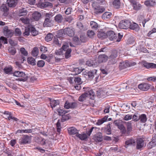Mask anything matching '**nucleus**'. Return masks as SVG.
<instances>
[{
  "label": "nucleus",
  "instance_id": "1",
  "mask_svg": "<svg viewBox=\"0 0 156 156\" xmlns=\"http://www.w3.org/2000/svg\"><path fill=\"white\" fill-rule=\"evenodd\" d=\"M83 91H86V92L79 97L78 99V100L79 101H83L88 96H90V98L91 99L94 100V94L92 89H91L89 87H83Z\"/></svg>",
  "mask_w": 156,
  "mask_h": 156
},
{
  "label": "nucleus",
  "instance_id": "2",
  "mask_svg": "<svg viewBox=\"0 0 156 156\" xmlns=\"http://www.w3.org/2000/svg\"><path fill=\"white\" fill-rule=\"evenodd\" d=\"M107 36L111 41H115L116 42H119L123 37V35L118 33L115 34L112 30L108 31L107 32Z\"/></svg>",
  "mask_w": 156,
  "mask_h": 156
},
{
  "label": "nucleus",
  "instance_id": "3",
  "mask_svg": "<svg viewBox=\"0 0 156 156\" xmlns=\"http://www.w3.org/2000/svg\"><path fill=\"white\" fill-rule=\"evenodd\" d=\"M14 76L20 77L19 80L20 81H25L27 79V76L23 72L16 71L13 73Z\"/></svg>",
  "mask_w": 156,
  "mask_h": 156
},
{
  "label": "nucleus",
  "instance_id": "4",
  "mask_svg": "<svg viewBox=\"0 0 156 156\" xmlns=\"http://www.w3.org/2000/svg\"><path fill=\"white\" fill-rule=\"evenodd\" d=\"M136 149L137 150H141L144 147L145 145V140L142 137L137 138L136 139Z\"/></svg>",
  "mask_w": 156,
  "mask_h": 156
},
{
  "label": "nucleus",
  "instance_id": "5",
  "mask_svg": "<svg viewBox=\"0 0 156 156\" xmlns=\"http://www.w3.org/2000/svg\"><path fill=\"white\" fill-rule=\"evenodd\" d=\"M130 21L128 20H121L119 23V27L120 28L126 29L129 28L130 26Z\"/></svg>",
  "mask_w": 156,
  "mask_h": 156
},
{
  "label": "nucleus",
  "instance_id": "6",
  "mask_svg": "<svg viewBox=\"0 0 156 156\" xmlns=\"http://www.w3.org/2000/svg\"><path fill=\"white\" fill-rule=\"evenodd\" d=\"M131 3L134 10H139L142 7V5L139 2H137L136 0H129Z\"/></svg>",
  "mask_w": 156,
  "mask_h": 156
},
{
  "label": "nucleus",
  "instance_id": "7",
  "mask_svg": "<svg viewBox=\"0 0 156 156\" xmlns=\"http://www.w3.org/2000/svg\"><path fill=\"white\" fill-rule=\"evenodd\" d=\"M142 65L147 69H156V64L153 63H149L146 61H143L141 62Z\"/></svg>",
  "mask_w": 156,
  "mask_h": 156
},
{
  "label": "nucleus",
  "instance_id": "8",
  "mask_svg": "<svg viewBox=\"0 0 156 156\" xmlns=\"http://www.w3.org/2000/svg\"><path fill=\"white\" fill-rule=\"evenodd\" d=\"M30 140L31 138L29 136L25 135L19 140V142L21 144H26L29 143Z\"/></svg>",
  "mask_w": 156,
  "mask_h": 156
},
{
  "label": "nucleus",
  "instance_id": "9",
  "mask_svg": "<svg viewBox=\"0 0 156 156\" xmlns=\"http://www.w3.org/2000/svg\"><path fill=\"white\" fill-rule=\"evenodd\" d=\"M124 123L125 124L126 128V133L129 134L133 130V126L131 121H129L128 122H125Z\"/></svg>",
  "mask_w": 156,
  "mask_h": 156
},
{
  "label": "nucleus",
  "instance_id": "10",
  "mask_svg": "<svg viewBox=\"0 0 156 156\" xmlns=\"http://www.w3.org/2000/svg\"><path fill=\"white\" fill-rule=\"evenodd\" d=\"M156 145V135H153L151 141L147 144V146L148 149L152 148L153 147Z\"/></svg>",
  "mask_w": 156,
  "mask_h": 156
},
{
  "label": "nucleus",
  "instance_id": "11",
  "mask_svg": "<svg viewBox=\"0 0 156 156\" xmlns=\"http://www.w3.org/2000/svg\"><path fill=\"white\" fill-rule=\"evenodd\" d=\"M151 85L148 83H142L139 84L138 87L141 90L146 91L149 89Z\"/></svg>",
  "mask_w": 156,
  "mask_h": 156
},
{
  "label": "nucleus",
  "instance_id": "12",
  "mask_svg": "<svg viewBox=\"0 0 156 156\" xmlns=\"http://www.w3.org/2000/svg\"><path fill=\"white\" fill-rule=\"evenodd\" d=\"M93 7L94 9V12L97 15L102 13L105 10V9L103 7L99 6H94L93 5Z\"/></svg>",
  "mask_w": 156,
  "mask_h": 156
},
{
  "label": "nucleus",
  "instance_id": "13",
  "mask_svg": "<svg viewBox=\"0 0 156 156\" xmlns=\"http://www.w3.org/2000/svg\"><path fill=\"white\" fill-rule=\"evenodd\" d=\"M108 57L105 55H100L98 56V62L99 63L105 62L108 60Z\"/></svg>",
  "mask_w": 156,
  "mask_h": 156
},
{
  "label": "nucleus",
  "instance_id": "14",
  "mask_svg": "<svg viewBox=\"0 0 156 156\" xmlns=\"http://www.w3.org/2000/svg\"><path fill=\"white\" fill-rule=\"evenodd\" d=\"M65 35L66 34L69 37H72L74 35L73 30L70 28L67 27L64 29Z\"/></svg>",
  "mask_w": 156,
  "mask_h": 156
},
{
  "label": "nucleus",
  "instance_id": "15",
  "mask_svg": "<svg viewBox=\"0 0 156 156\" xmlns=\"http://www.w3.org/2000/svg\"><path fill=\"white\" fill-rule=\"evenodd\" d=\"M93 139L96 142H101L103 139L102 133L98 132L94 136Z\"/></svg>",
  "mask_w": 156,
  "mask_h": 156
},
{
  "label": "nucleus",
  "instance_id": "16",
  "mask_svg": "<svg viewBox=\"0 0 156 156\" xmlns=\"http://www.w3.org/2000/svg\"><path fill=\"white\" fill-rule=\"evenodd\" d=\"M136 139L133 138H130L125 142V144L127 146L133 145L134 146L136 144Z\"/></svg>",
  "mask_w": 156,
  "mask_h": 156
},
{
  "label": "nucleus",
  "instance_id": "17",
  "mask_svg": "<svg viewBox=\"0 0 156 156\" xmlns=\"http://www.w3.org/2000/svg\"><path fill=\"white\" fill-rule=\"evenodd\" d=\"M130 26L129 27L130 29L134 30L136 31H138L140 30V27L137 23L133 22H130Z\"/></svg>",
  "mask_w": 156,
  "mask_h": 156
},
{
  "label": "nucleus",
  "instance_id": "18",
  "mask_svg": "<svg viewBox=\"0 0 156 156\" xmlns=\"http://www.w3.org/2000/svg\"><path fill=\"white\" fill-rule=\"evenodd\" d=\"M68 133L70 135H73L78 133L79 131L74 127H71L68 129Z\"/></svg>",
  "mask_w": 156,
  "mask_h": 156
},
{
  "label": "nucleus",
  "instance_id": "19",
  "mask_svg": "<svg viewBox=\"0 0 156 156\" xmlns=\"http://www.w3.org/2000/svg\"><path fill=\"white\" fill-rule=\"evenodd\" d=\"M113 16L112 13L109 12H106L103 14L102 18L103 20L110 19Z\"/></svg>",
  "mask_w": 156,
  "mask_h": 156
},
{
  "label": "nucleus",
  "instance_id": "20",
  "mask_svg": "<svg viewBox=\"0 0 156 156\" xmlns=\"http://www.w3.org/2000/svg\"><path fill=\"white\" fill-rule=\"evenodd\" d=\"M97 70L93 69L92 70L88 71L87 73V75L89 78L92 79L94 76V75L96 74L97 72Z\"/></svg>",
  "mask_w": 156,
  "mask_h": 156
},
{
  "label": "nucleus",
  "instance_id": "21",
  "mask_svg": "<svg viewBox=\"0 0 156 156\" xmlns=\"http://www.w3.org/2000/svg\"><path fill=\"white\" fill-rule=\"evenodd\" d=\"M18 0H7V3L8 6L11 7H15L17 5Z\"/></svg>",
  "mask_w": 156,
  "mask_h": 156
},
{
  "label": "nucleus",
  "instance_id": "22",
  "mask_svg": "<svg viewBox=\"0 0 156 156\" xmlns=\"http://www.w3.org/2000/svg\"><path fill=\"white\" fill-rule=\"evenodd\" d=\"M156 4V0H148L144 2V4L147 6H153Z\"/></svg>",
  "mask_w": 156,
  "mask_h": 156
},
{
  "label": "nucleus",
  "instance_id": "23",
  "mask_svg": "<svg viewBox=\"0 0 156 156\" xmlns=\"http://www.w3.org/2000/svg\"><path fill=\"white\" fill-rule=\"evenodd\" d=\"M75 136L82 140H85L87 138V135L85 133L80 134L78 133L75 135Z\"/></svg>",
  "mask_w": 156,
  "mask_h": 156
},
{
  "label": "nucleus",
  "instance_id": "24",
  "mask_svg": "<svg viewBox=\"0 0 156 156\" xmlns=\"http://www.w3.org/2000/svg\"><path fill=\"white\" fill-rule=\"evenodd\" d=\"M127 67H128V66L127 60L125 61H122L119 63V68L121 70Z\"/></svg>",
  "mask_w": 156,
  "mask_h": 156
},
{
  "label": "nucleus",
  "instance_id": "25",
  "mask_svg": "<svg viewBox=\"0 0 156 156\" xmlns=\"http://www.w3.org/2000/svg\"><path fill=\"white\" fill-rule=\"evenodd\" d=\"M97 36L99 38L103 39L107 37V33L102 31H99L98 32Z\"/></svg>",
  "mask_w": 156,
  "mask_h": 156
},
{
  "label": "nucleus",
  "instance_id": "26",
  "mask_svg": "<svg viewBox=\"0 0 156 156\" xmlns=\"http://www.w3.org/2000/svg\"><path fill=\"white\" fill-rule=\"evenodd\" d=\"M63 19L62 15L60 14H57L54 17L55 22L58 23H62Z\"/></svg>",
  "mask_w": 156,
  "mask_h": 156
},
{
  "label": "nucleus",
  "instance_id": "27",
  "mask_svg": "<svg viewBox=\"0 0 156 156\" xmlns=\"http://www.w3.org/2000/svg\"><path fill=\"white\" fill-rule=\"evenodd\" d=\"M41 0H40V7L46 8L48 6H52V4L50 2H45L44 0V2H41Z\"/></svg>",
  "mask_w": 156,
  "mask_h": 156
},
{
  "label": "nucleus",
  "instance_id": "28",
  "mask_svg": "<svg viewBox=\"0 0 156 156\" xmlns=\"http://www.w3.org/2000/svg\"><path fill=\"white\" fill-rule=\"evenodd\" d=\"M1 10L4 13L3 14L5 16L7 15V12L9 10V9L5 4H3L1 5Z\"/></svg>",
  "mask_w": 156,
  "mask_h": 156
},
{
  "label": "nucleus",
  "instance_id": "29",
  "mask_svg": "<svg viewBox=\"0 0 156 156\" xmlns=\"http://www.w3.org/2000/svg\"><path fill=\"white\" fill-rule=\"evenodd\" d=\"M139 120L142 123H145L147 121V117L145 114H142L139 116Z\"/></svg>",
  "mask_w": 156,
  "mask_h": 156
},
{
  "label": "nucleus",
  "instance_id": "30",
  "mask_svg": "<svg viewBox=\"0 0 156 156\" xmlns=\"http://www.w3.org/2000/svg\"><path fill=\"white\" fill-rule=\"evenodd\" d=\"M5 73L7 74H11L12 73V68L11 66L6 67L3 69Z\"/></svg>",
  "mask_w": 156,
  "mask_h": 156
},
{
  "label": "nucleus",
  "instance_id": "31",
  "mask_svg": "<svg viewBox=\"0 0 156 156\" xmlns=\"http://www.w3.org/2000/svg\"><path fill=\"white\" fill-rule=\"evenodd\" d=\"M59 103V101L58 100H54L51 99L50 100V104L51 107L53 108L55 107Z\"/></svg>",
  "mask_w": 156,
  "mask_h": 156
},
{
  "label": "nucleus",
  "instance_id": "32",
  "mask_svg": "<svg viewBox=\"0 0 156 156\" xmlns=\"http://www.w3.org/2000/svg\"><path fill=\"white\" fill-rule=\"evenodd\" d=\"M118 56V52L116 50H112V53L109 56L110 58H114L117 59V57Z\"/></svg>",
  "mask_w": 156,
  "mask_h": 156
},
{
  "label": "nucleus",
  "instance_id": "33",
  "mask_svg": "<svg viewBox=\"0 0 156 156\" xmlns=\"http://www.w3.org/2000/svg\"><path fill=\"white\" fill-rule=\"evenodd\" d=\"M27 13V11L24 9H23L19 10L17 14L20 16H22L26 15Z\"/></svg>",
  "mask_w": 156,
  "mask_h": 156
},
{
  "label": "nucleus",
  "instance_id": "34",
  "mask_svg": "<svg viewBox=\"0 0 156 156\" xmlns=\"http://www.w3.org/2000/svg\"><path fill=\"white\" fill-rule=\"evenodd\" d=\"M90 25L91 28L94 30H96L98 27V25L96 22L92 21L90 23Z\"/></svg>",
  "mask_w": 156,
  "mask_h": 156
},
{
  "label": "nucleus",
  "instance_id": "35",
  "mask_svg": "<svg viewBox=\"0 0 156 156\" xmlns=\"http://www.w3.org/2000/svg\"><path fill=\"white\" fill-rule=\"evenodd\" d=\"M86 64L89 66H96L97 65L96 62H94L92 60H88L86 62Z\"/></svg>",
  "mask_w": 156,
  "mask_h": 156
},
{
  "label": "nucleus",
  "instance_id": "36",
  "mask_svg": "<svg viewBox=\"0 0 156 156\" xmlns=\"http://www.w3.org/2000/svg\"><path fill=\"white\" fill-rule=\"evenodd\" d=\"M118 128L121 130L122 134H126V128L122 124H120L118 126Z\"/></svg>",
  "mask_w": 156,
  "mask_h": 156
},
{
  "label": "nucleus",
  "instance_id": "37",
  "mask_svg": "<svg viewBox=\"0 0 156 156\" xmlns=\"http://www.w3.org/2000/svg\"><path fill=\"white\" fill-rule=\"evenodd\" d=\"M32 131V130L31 129H22V130H18L16 132V133H31Z\"/></svg>",
  "mask_w": 156,
  "mask_h": 156
},
{
  "label": "nucleus",
  "instance_id": "38",
  "mask_svg": "<svg viewBox=\"0 0 156 156\" xmlns=\"http://www.w3.org/2000/svg\"><path fill=\"white\" fill-rule=\"evenodd\" d=\"M27 60L29 64H30L33 66H34L36 64L35 59L32 57H29L28 58Z\"/></svg>",
  "mask_w": 156,
  "mask_h": 156
},
{
  "label": "nucleus",
  "instance_id": "39",
  "mask_svg": "<svg viewBox=\"0 0 156 156\" xmlns=\"http://www.w3.org/2000/svg\"><path fill=\"white\" fill-rule=\"evenodd\" d=\"M113 5L115 8H119L120 6V2L119 0H115L113 2Z\"/></svg>",
  "mask_w": 156,
  "mask_h": 156
},
{
  "label": "nucleus",
  "instance_id": "40",
  "mask_svg": "<svg viewBox=\"0 0 156 156\" xmlns=\"http://www.w3.org/2000/svg\"><path fill=\"white\" fill-rule=\"evenodd\" d=\"M65 35L64 29H62L58 31L57 36L58 37L60 38L64 36Z\"/></svg>",
  "mask_w": 156,
  "mask_h": 156
},
{
  "label": "nucleus",
  "instance_id": "41",
  "mask_svg": "<svg viewBox=\"0 0 156 156\" xmlns=\"http://www.w3.org/2000/svg\"><path fill=\"white\" fill-rule=\"evenodd\" d=\"M53 36V35L52 34L49 33L45 37V40L47 41H49L52 40Z\"/></svg>",
  "mask_w": 156,
  "mask_h": 156
},
{
  "label": "nucleus",
  "instance_id": "42",
  "mask_svg": "<svg viewBox=\"0 0 156 156\" xmlns=\"http://www.w3.org/2000/svg\"><path fill=\"white\" fill-rule=\"evenodd\" d=\"M82 71V69H80L78 67H76L73 69L72 71L74 73L73 75H77L80 73Z\"/></svg>",
  "mask_w": 156,
  "mask_h": 156
},
{
  "label": "nucleus",
  "instance_id": "43",
  "mask_svg": "<svg viewBox=\"0 0 156 156\" xmlns=\"http://www.w3.org/2000/svg\"><path fill=\"white\" fill-rule=\"evenodd\" d=\"M38 49L37 47L34 48L31 52L32 55L34 56H36L38 54Z\"/></svg>",
  "mask_w": 156,
  "mask_h": 156
},
{
  "label": "nucleus",
  "instance_id": "44",
  "mask_svg": "<svg viewBox=\"0 0 156 156\" xmlns=\"http://www.w3.org/2000/svg\"><path fill=\"white\" fill-rule=\"evenodd\" d=\"M7 43L6 39L4 37H1L0 38V48L2 47L3 44H5Z\"/></svg>",
  "mask_w": 156,
  "mask_h": 156
},
{
  "label": "nucleus",
  "instance_id": "45",
  "mask_svg": "<svg viewBox=\"0 0 156 156\" xmlns=\"http://www.w3.org/2000/svg\"><path fill=\"white\" fill-rule=\"evenodd\" d=\"M32 18L35 20H39V12H35L32 14Z\"/></svg>",
  "mask_w": 156,
  "mask_h": 156
},
{
  "label": "nucleus",
  "instance_id": "46",
  "mask_svg": "<svg viewBox=\"0 0 156 156\" xmlns=\"http://www.w3.org/2000/svg\"><path fill=\"white\" fill-rule=\"evenodd\" d=\"M30 32L33 36H35L38 34V32L35 29L31 26L30 27Z\"/></svg>",
  "mask_w": 156,
  "mask_h": 156
},
{
  "label": "nucleus",
  "instance_id": "47",
  "mask_svg": "<svg viewBox=\"0 0 156 156\" xmlns=\"http://www.w3.org/2000/svg\"><path fill=\"white\" fill-rule=\"evenodd\" d=\"M30 27H31V26L25 27V31L23 33L24 36H28L29 35L30 32Z\"/></svg>",
  "mask_w": 156,
  "mask_h": 156
},
{
  "label": "nucleus",
  "instance_id": "48",
  "mask_svg": "<svg viewBox=\"0 0 156 156\" xmlns=\"http://www.w3.org/2000/svg\"><path fill=\"white\" fill-rule=\"evenodd\" d=\"M73 43L76 45H78L80 44V42L78 37H74L73 38Z\"/></svg>",
  "mask_w": 156,
  "mask_h": 156
},
{
  "label": "nucleus",
  "instance_id": "49",
  "mask_svg": "<svg viewBox=\"0 0 156 156\" xmlns=\"http://www.w3.org/2000/svg\"><path fill=\"white\" fill-rule=\"evenodd\" d=\"M20 20L23 23L26 24H28L29 23V20L27 18L22 17L20 18Z\"/></svg>",
  "mask_w": 156,
  "mask_h": 156
},
{
  "label": "nucleus",
  "instance_id": "50",
  "mask_svg": "<svg viewBox=\"0 0 156 156\" xmlns=\"http://www.w3.org/2000/svg\"><path fill=\"white\" fill-rule=\"evenodd\" d=\"M72 51L71 49H68L65 53V57L66 58H68L71 56V52Z\"/></svg>",
  "mask_w": 156,
  "mask_h": 156
},
{
  "label": "nucleus",
  "instance_id": "51",
  "mask_svg": "<svg viewBox=\"0 0 156 156\" xmlns=\"http://www.w3.org/2000/svg\"><path fill=\"white\" fill-rule=\"evenodd\" d=\"M4 35L7 37H11L13 34V31L12 30H9L6 32V34H4Z\"/></svg>",
  "mask_w": 156,
  "mask_h": 156
},
{
  "label": "nucleus",
  "instance_id": "52",
  "mask_svg": "<svg viewBox=\"0 0 156 156\" xmlns=\"http://www.w3.org/2000/svg\"><path fill=\"white\" fill-rule=\"evenodd\" d=\"M109 60L108 63L109 65H113L116 63L117 61V59L110 58L109 57Z\"/></svg>",
  "mask_w": 156,
  "mask_h": 156
},
{
  "label": "nucleus",
  "instance_id": "53",
  "mask_svg": "<svg viewBox=\"0 0 156 156\" xmlns=\"http://www.w3.org/2000/svg\"><path fill=\"white\" fill-rule=\"evenodd\" d=\"M58 114L60 115H62V116H63L67 112L62 109H58Z\"/></svg>",
  "mask_w": 156,
  "mask_h": 156
},
{
  "label": "nucleus",
  "instance_id": "54",
  "mask_svg": "<svg viewBox=\"0 0 156 156\" xmlns=\"http://www.w3.org/2000/svg\"><path fill=\"white\" fill-rule=\"evenodd\" d=\"M74 83L76 84H80L82 83L81 79L79 77H74Z\"/></svg>",
  "mask_w": 156,
  "mask_h": 156
},
{
  "label": "nucleus",
  "instance_id": "55",
  "mask_svg": "<svg viewBox=\"0 0 156 156\" xmlns=\"http://www.w3.org/2000/svg\"><path fill=\"white\" fill-rule=\"evenodd\" d=\"M94 34V33L93 30H88L87 32V35L90 38L93 37Z\"/></svg>",
  "mask_w": 156,
  "mask_h": 156
},
{
  "label": "nucleus",
  "instance_id": "56",
  "mask_svg": "<svg viewBox=\"0 0 156 156\" xmlns=\"http://www.w3.org/2000/svg\"><path fill=\"white\" fill-rule=\"evenodd\" d=\"M57 131L58 132H59L61 130V124L59 120H58V121L56 124Z\"/></svg>",
  "mask_w": 156,
  "mask_h": 156
},
{
  "label": "nucleus",
  "instance_id": "57",
  "mask_svg": "<svg viewBox=\"0 0 156 156\" xmlns=\"http://www.w3.org/2000/svg\"><path fill=\"white\" fill-rule=\"evenodd\" d=\"M20 51L21 54L24 56H26L28 55L27 52L23 48H22L20 49Z\"/></svg>",
  "mask_w": 156,
  "mask_h": 156
},
{
  "label": "nucleus",
  "instance_id": "58",
  "mask_svg": "<svg viewBox=\"0 0 156 156\" xmlns=\"http://www.w3.org/2000/svg\"><path fill=\"white\" fill-rule=\"evenodd\" d=\"M132 115L128 114L125 115L123 119L124 120L128 121L131 119H132Z\"/></svg>",
  "mask_w": 156,
  "mask_h": 156
},
{
  "label": "nucleus",
  "instance_id": "59",
  "mask_svg": "<svg viewBox=\"0 0 156 156\" xmlns=\"http://www.w3.org/2000/svg\"><path fill=\"white\" fill-rule=\"evenodd\" d=\"M55 53L57 55H60L63 54V52L62 49H60L58 50H56L55 51Z\"/></svg>",
  "mask_w": 156,
  "mask_h": 156
},
{
  "label": "nucleus",
  "instance_id": "60",
  "mask_svg": "<svg viewBox=\"0 0 156 156\" xmlns=\"http://www.w3.org/2000/svg\"><path fill=\"white\" fill-rule=\"evenodd\" d=\"M79 102H73L70 103V107L71 108H76L78 105V103Z\"/></svg>",
  "mask_w": 156,
  "mask_h": 156
},
{
  "label": "nucleus",
  "instance_id": "61",
  "mask_svg": "<svg viewBox=\"0 0 156 156\" xmlns=\"http://www.w3.org/2000/svg\"><path fill=\"white\" fill-rule=\"evenodd\" d=\"M15 34L16 36H20L21 35V32L19 29L16 28L15 29Z\"/></svg>",
  "mask_w": 156,
  "mask_h": 156
},
{
  "label": "nucleus",
  "instance_id": "62",
  "mask_svg": "<svg viewBox=\"0 0 156 156\" xmlns=\"http://www.w3.org/2000/svg\"><path fill=\"white\" fill-rule=\"evenodd\" d=\"M76 25L77 27L79 28L80 30H82L83 29V26L81 23L80 22H77Z\"/></svg>",
  "mask_w": 156,
  "mask_h": 156
},
{
  "label": "nucleus",
  "instance_id": "63",
  "mask_svg": "<svg viewBox=\"0 0 156 156\" xmlns=\"http://www.w3.org/2000/svg\"><path fill=\"white\" fill-rule=\"evenodd\" d=\"M127 64L128 67L133 66L135 65L136 63L135 62H133L132 61H127Z\"/></svg>",
  "mask_w": 156,
  "mask_h": 156
},
{
  "label": "nucleus",
  "instance_id": "64",
  "mask_svg": "<svg viewBox=\"0 0 156 156\" xmlns=\"http://www.w3.org/2000/svg\"><path fill=\"white\" fill-rule=\"evenodd\" d=\"M9 52L12 55H14L16 52V50L14 48H11L8 50Z\"/></svg>",
  "mask_w": 156,
  "mask_h": 156
}]
</instances>
